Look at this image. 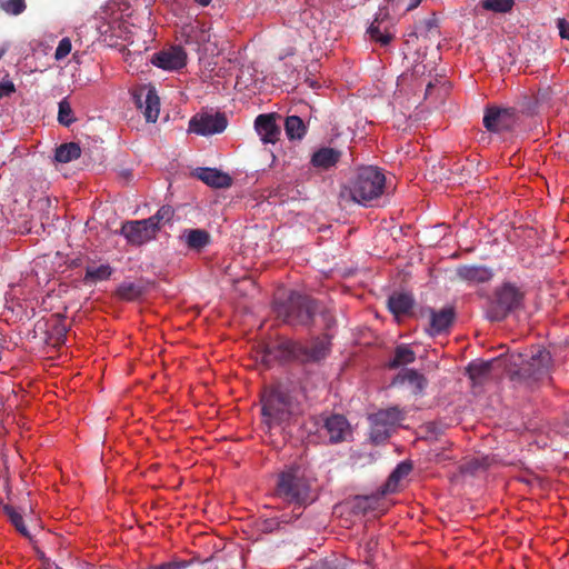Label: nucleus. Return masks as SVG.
<instances>
[{"label": "nucleus", "mask_w": 569, "mask_h": 569, "mask_svg": "<svg viewBox=\"0 0 569 569\" xmlns=\"http://www.w3.org/2000/svg\"><path fill=\"white\" fill-rule=\"evenodd\" d=\"M552 365L550 352L540 346H532L525 353H511L507 359V370L511 380L538 381L547 376Z\"/></svg>", "instance_id": "1"}, {"label": "nucleus", "mask_w": 569, "mask_h": 569, "mask_svg": "<svg viewBox=\"0 0 569 569\" xmlns=\"http://www.w3.org/2000/svg\"><path fill=\"white\" fill-rule=\"evenodd\" d=\"M319 301L308 295L291 291L284 300H274L273 310L278 319L290 327L313 325Z\"/></svg>", "instance_id": "2"}, {"label": "nucleus", "mask_w": 569, "mask_h": 569, "mask_svg": "<svg viewBox=\"0 0 569 569\" xmlns=\"http://www.w3.org/2000/svg\"><path fill=\"white\" fill-rule=\"evenodd\" d=\"M308 492L309 486L300 466L291 465L279 473L274 495L293 505L292 513L296 519L303 512Z\"/></svg>", "instance_id": "3"}, {"label": "nucleus", "mask_w": 569, "mask_h": 569, "mask_svg": "<svg viewBox=\"0 0 569 569\" xmlns=\"http://www.w3.org/2000/svg\"><path fill=\"white\" fill-rule=\"evenodd\" d=\"M331 335L323 332L312 338L308 343L287 339L279 343L278 349L284 360L296 361L301 365L319 363L330 352Z\"/></svg>", "instance_id": "4"}, {"label": "nucleus", "mask_w": 569, "mask_h": 569, "mask_svg": "<svg viewBox=\"0 0 569 569\" xmlns=\"http://www.w3.org/2000/svg\"><path fill=\"white\" fill-rule=\"evenodd\" d=\"M526 289L511 281L497 286L488 299L487 317L491 321H502L509 315L523 308Z\"/></svg>", "instance_id": "5"}, {"label": "nucleus", "mask_w": 569, "mask_h": 569, "mask_svg": "<svg viewBox=\"0 0 569 569\" xmlns=\"http://www.w3.org/2000/svg\"><path fill=\"white\" fill-rule=\"evenodd\" d=\"M296 409L291 395L281 387L272 388L262 397V417L269 428L288 420Z\"/></svg>", "instance_id": "6"}, {"label": "nucleus", "mask_w": 569, "mask_h": 569, "mask_svg": "<svg viewBox=\"0 0 569 569\" xmlns=\"http://www.w3.org/2000/svg\"><path fill=\"white\" fill-rule=\"evenodd\" d=\"M406 418V412L399 406H391L369 415V437L373 445H382L389 440Z\"/></svg>", "instance_id": "7"}, {"label": "nucleus", "mask_w": 569, "mask_h": 569, "mask_svg": "<svg viewBox=\"0 0 569 569\" xmlns=\"http://www.w3.org/2000/svg\"><path fill=\"white\" fill-rule=\"evenodd\" d=\"M385 183L386 177L378 168L363 167L359 169L352 183L351 197L355 201L367 204L382 194Z\"/></svg>", "instance_id": "8"}, {"label": "nucleus", "mask_w": 569, "mask_h": 569, "mask_svg": "<svg viewBox=\"0 0 569 569\" xmlns=\"http://www.w3.org/2000/svg\"><path fill=\"white\" fill-rule=\"evenodd\" d=\"M519 121L518 112L511 107L487 106L483 114L485 128L493 133L513 130Z\"/></svg>", "instance_id": "9"}, {"label": "nucleus", "mask_w": 569, "mask_h": 569, "mask_svg": "<svg viewBox=\"0 0 569 569\" xmlns=\"http://www.w3.org/2000/svg\"><path fill=\"white\" fill-rule=\"evenodd\" d=\"M212 28L208 23L197 22L184 31L186 44L196 46L197 50L206 54H218L220 51V41L217 34L211 32Z\"/></svg>", "instance_id": "10"}, {"label": "nucleus", "mask_w": 569, "mask_h": 569, "mask_svg": "<svg viewBox=\"0 0 569 569\" xmlns=\"http://www.w3.org/2000/svg\"><path fill=\"white\" fill-rule=\"evenodd\" d=\"M121 234L130 246H142L156 238L157 231L148 218L142 220L126 221L121 226Z\"/></svg>", "instance_id": "11"}, {"label": "nucleus", "mask_w": 569, "mask_h": 569, "mask_svg": "<svg viewBox=\"0 0 569 569\" xmlns=\"http://www.w3.org/2000/svg\"><path fill=\"white\" fill-rule=\"evenodd\" d=\"M228 121L223 113L199 114L191 118L189 130L200 136L221 133L227 128Z\"/></svg>", "instance_id": "12"}, {"label": "nucleus", "mask_w": 569, "mask_h": 569, "mask_svg": "<svg viewBox=\"0 0 569 569\" xmlns=\"http://www.w3.org/2000/svg\"><path fill=\"white\" fill-rule=\"evenodd\" d=\"M321 435L328 437L330 443L346 441L352 430L347 418L339 413H332L323 419Z\"/></svg>", "instance_id": "13"}, {"label": "nucleus", "mask_w": 569, "mask_h": 569, "mask_svg": "<svg viewBox=\"0 0 569 569\" xmlns=\"http://www.w3.org/2000/svg\"><path fill=\"white\" fill-rule=\"evenodd\" d=\"M133 99L147 122H156L160 112V100L153 87H144L134 92Z\"/></svg>", "instance_id": "14"}, {"label": "nucleus", "mask_w": 569, "mask_h": 569, "mask_svg": "<svg viewBox=\"0 0 569 569\" xmlns=\"http://www.w3.org/2000/svg\"><path fill=\"white\" fill-rule=\"evenodd\" d=\"M151 63L163 70H179L187 63V53L181 47H171L169 50L154 53Z\"/></svg>", "instance_id": "15"}, {"label": "nucleus", "mask_w": 569, "mask_h": 569, "mask_svg": "<svg viewBox=\"0 0 569 569\" xmlns=\"http://www.w3.org/2000/svg\"><path fill=\"white\" fill-rule=\"evenodd\" d=\"M430 313V328L429 332L432 336L440 335L448 331L453 325L456 319V311L453 307H446L439 311L429 309Z\"/></svg>", "instance_id": "16"}, {"label": "nucleus", "mask_w": 569, "mask_h": 569, "mask_svg": "<svg viewBox=\"0 0 569 569\" xmlns=\"http://www.w3.org/2000/svg\"><path fill=\"white\" fill-rule=\"evenodd\" d=\"M341 156L342 153L340 150L330 147H322L312 153L310 164L318 171H327L337 166Z\"/></svg>", "instance_id": "17"}, {"label": "nucleus", "mask_w": 569, "mask_h": 569, "mask_svg": "<svg viewBox=\"0 0 569 569\" xmlns=\"http://www.w3.org/2000/svg\"><path fill=\"white\" fill-rule=\"evenodd\" d=\"M254 127L262 142L274 143L280 136V128L276 123L273 114H259L256 118Z\"/></svg>", "instance_id": "18"}, {"label": "nucleus", "mask_w": 569, "mask_h": 569, "mask_svg": "<svg viewBox=\"0 0 569 569\" xmlns=\"http://www.w3.org/2000/svg\"><path fill=\"white\" fill-rule=\"evenodd\" d=\"M409 383L412 387L413 393L418 395L423 391L428 381L426 377L413 369H402L399 371L391 381L392 386Z\"/></svg>", "instance_id": "19"}, {"label": "nucleus", "mask_w": 569, "mask_h": 569, "mask_svg": "<svg viewBox=\"0 0 569 569\" xmlns=\"http://www.w3.org/2000/svg\"><path fill=\"white\" fill-rule=\"evenodd\" d=\"M196 176L202 182L213 188H228L232 183L229 174L216 168H199L196 171Z\"/></svg>", "instance_id": "20"}, {"label": "nucleus", "mask_w": 569, "mask_h": 569, "mask_svg": "<svg viewBox=\"0 0 569 569\" xmlns=\"http://www.w3.org/2000/svg\"><path fill=\"white\" fill-rule=\"evenodd\" d=\"M457 276L470 283H483L492 279L493 272L482 266H461L457 268Z\"/></svg>", "instance_id": "21"}, {"label": "nucleus", "mask_w": 569, "mask_h": 569, "mask_svg": "<svg viewBox=\"0 0 569 569\" xmlns=\"http://www.w3.org/2000/svg\"><path fill=\"white\" fill-rule=\"evenodd\" d=\"M388 308L398 319L409 316L413 308V299L408 293H393L388 299Z\"/></svg>", "instance_id": "22"}, {"label": "nucleus", "mask_w": 569, "mask_h": 569, "mask_svg": "<svg viewBox=\"0 0 569 569\" xmlns=\"http://www.w3.org/2000/svg\"><path fill=\"white\" fill-rule=\"evenodd\" d=\"M180 239L190 249H202L211 244V234L204 229H184Z\"/></svg>", "instance_id": "23"}, {"label": "nucleus", "mask_w": 569, "mask_h": 569, "mask_svg": "<svg viewBox=\"0 0 569 569\" xmlns=\"http://www.w3.org/2000/svg\"><path fill=\"white\" fill-rule=\"evenodd\" d=\"M412 471V463L409 460L400 462L390 473L386 483L381 487V495L396 492L400 480Z\"/></svg>", "instance_id": "24"}, {"label": "nucleus", "mask_w": 569, "mask_h": 569, "mask_svg": "<svg viewBox=\"0 0 569 569\" xmlns=\"http://www.w3.org/2000/svg\"><path fill=\"white\" fill-rule=\"evenodd\" d=\"M383 496L380 489L375 495L356 497L352 501V512L355 515H367L370 511L377 510Z\"/></svg>", "instance_id": "25"}, {"label": "nucleus", "mask_w": 569, "mask_h": 569, "mask_svg": "<svg viewBox=\"0 0 569 569\" xmlns=\"http://www.w3.org/2000/svg\"><path fill=\"white\" fill-rule=\"evenodd\" d=\"M416 353L408 345H399L395 348L392 357L386 363L388 369H397L415 362Z\"/></svg>", "instance_id": "26"}, {"label": "nucleus", "mask_w": 569, "mask_h": 569, "mask_svg": "<svg viewBox=\"0 0 569 569\" xmlns=\"http://www.w3.org/2000/svg\"><path fill=\"white\" fill-rule=\"evenodd\" d=\"M284 131L290 140H301L307 133V127L298 116H288L284 120Z\"/></svg>", "instance_id": "27"}, {"label": "nucleus", "mask_w": 569, "mask_h": 569, "mask_svg": "<svg viewBox=\"0 0 569 569\" xmlns=\"http://www.w3.org/2000/svg\"><path fill=\"white\" fill-rule=\"evenodd\" d=\"M81 156V148L76 142L60 144L54 152V159L58 162L67 163L78 159Z\"/></svg>", "instance_id": "28"}, {"label": "nucleus", "mask_w": 569, "mask_h": 569, "mask_svg": "<svg viewBox=\"0 0 569 569\" xmlns=\"http://www.w3.org/2000/svg\"><path fill=\"white\" fill-rule=\"evenodd\" d=\"M113 269L110 264L104 263L100 266L88 264L86 267V276L83 278L84 282H97L107 280L111 277Z\"/></svg>", "instance_id": "29"}, {"label": "nucleus", "mask_w": 569, "mask_h": 569, "mask_svg": "<svg viewBox=\"0 0 569 569\" xmlns=\"http://www.w3.org/2000/svg\"><path fill=\"white\" fill-rule=\"evenodd\" d=\"M438 32V26L437 20L435 17L427 18L423 20L418 21L415 24L413 31L408 34V37H423V38H430L435 36V33Z\"/></svg>", "instance_id": "30"}, {"label": "nucleus", "mask_w": 569, "mask_h": 569, "mask_svg": "<svg viewBox=\"0 0 569 569\" xmlns=\"http://www.w3.org/2000/svg\"><path fill=\"white\" fill-rule=\"evenodd\" d=\"M146 291V288L139 283L123 282L116 291V295L127 301H133L139 299Z\"/></svg>", "instance_id": "31"}, {"label": "nucleus", "mask_w": 569, "mask_h": 569, "mask_svg": "<svg viewBox=\"0 0 569 569\" xmlns=\"http://www.w3.org/2000/svg\"><path fill=\"white\" fill-rule=\"evenodd\" d=\"M176 214L174 209L169 204L161 206L158 211L148 218L149 223L153 224L158 232L162 226L170 223Z\"/></svg>", "instance_id": "32"}, {"label": "nucleus", "mask_w": 569, "mask_h": 569, "mask_svg": "<svg viewBox=\"0 0 569 569\" xmlns=\"http://www.w3.org/2000/svg\"><path fill=\"white\" fill-rule=\"evenodd\" d=\"M496 361H498V359H495L492 361H483L480 363L471 362L467 368L469 378L475 382L481 381L482 378H486L489 376V373L492 369L493 362H496Z\"/></svg>", "instance_id": "33"}, {"label": "nucleus", "mask_w": 569, "mask_h": 569, "mask_svg": "<svg viewBox=\"0 0 569 569\" xmlns=\"http://www.w3.org/2000/svg\"><path fill=\"white\" fill-rule=\"evenodd\" d=\"M447 230H448V227H446V226H437V227L432 228L428 232V238L430 240H436V239L440 238V241L438 243L430 242V243H428V247H439V248L450 247L452 237L447 233Z\"/></svg>", "instance_id": "34"}, {"label": "nucleus", "mask_w": 569, "mask_h": 569, "mask_svg": "<svg viewBox=\"0 0 569 569\" xmlns=\"http://www.w3.org/2000/svg\"><path fill=\"white\" fill-rule=\"evenodd\" d=\"M27 9L26 0H0V10L8 16H19Z\"/></svg>", "instance_id": "35"}, {"label": "nucleus", "mask_w": 569, "mask_h": 569, "mask_svg": "<svg viewBox=\"0 0 569 569\" xmlns=\"http://www.w3.org/2000/svg\"><path fill=\"white\" fill-rule=\"evenodd\" d=\"M58 121L64 127H70L76 121L72 108L67 98L59 102Z\"/></svg>", "instance_id": "36"}, {"label": "nucleus", "mask_w": 569, "mask_h": 569, "mask_svg": "<svg viewBox=\"0 0 569 569\" xmlns=\"http://www.w3.org/2000/svg\"><path fill=\"white\" fill-rule=\"evenodd\" d=\"M293 520H296L295 515L291 512V516L281 515L279 518H269L266 519L261 523V531L262 532H273L274 530L280 528L281 523H290Z\"/></svg>", "instance_id": "37"}, {"label": "nucleus", "mask_w": 569, "mask_h": 569, "mask_svg": "<svg viewBox=\"0 0 569 569\" xmlns=\"http://www.w3.org/2000/svg\"><path fill=\"white\" fill-rule=\"evenodd\" d=\"M515 4L513 0H485L482 8L489 11L506 13L509 12Z\"/></svg>", "instance_id": "38"}, {"label": "nucleus", "mask_w": 569, "mask_h": 569, "mask_svg": "<svg viewBox=\"0 0 569 569\" xmlns=\"http://www.w3.org/2000/svg\"><path fill=\"white\" fill-rule=\"evenodd\" d=\"M4 511L7 516L9 517L11 523L14 526V528L23 536H28L27 528L23 523L22 516L11 506H6Z\"/></svg>", "instance_id": "39"}, {"label": "nucleus", "mask_w": 569, "mask_h": 569, "mask_svg": "<svg viewBox=\"0 0 569 569\" xmlns=\"http://www.w3.org/2000/svg\"><path fill=\"white\" fill-rule=\"evenodd\" d=\"M322 323L325 332L329 333V331L336 326L335 315L327 307H322L319 302V309L317 310Z\"/></svg>", "instance_id": "40"}, {"label": "nucleus", "mask_w": 569, "mask_h": 569, "mask_svg": "<svg viewBox=\"0 0 569 569\" xmlns=\"http://www.w3.org/2000/svg\"><path fill=\"white\" fill-rule=\"evenodd\" d=\"M191 562V560L172 559L167 562L149 566L148 569H186Z\"/></svg>", "instance_id": "41"}, {"label": "nucleus", "mask_w": 569, "mask_h": 569, "mask_svg": "<svg viewBox=\"0 0 569 569\" xmlns=\"http://www.w3.org/2000/svg\"><path fill=\"white\" fill-rule=\"evenodd\" d=\"M556 92L551 87L540 88L535 97L536 103L540 107L549 106Z\"/></svg>", "instance_id": "42"}, {"label": "nucleus", "mask_w": 569, "mask_h": 569, "mask_svg": "<svg viewBox=\"0 0 569 569\" xmlns=\"http://www.w3.org/2000/svg\"><path fill=\"white\" fill-rule=\"evenodd\" d=\"M376 22L377 20L370 24V27L368 28V33L373 40L380 42L381 44H388L391 41L392 37L390 34H383L380 31L379 26L376 24Z\"/></svg>", "instance_id": "43"}, {"label": "nucleus", "mask_w": 569, "mask_h": 569, "mask_svg": "<svg viewBox=\"0 0 569 569\" xmlns=\"http://www.w3.org/2000/svg\"><path fill=\"white\" fill-rule=\"evenodd\" d=\"M71 48H72V44H71V41L69 38L61 39L56 49L54 58L57 60H61V59L66 58L70 53Z\"/></svg>", "instance_id": "44"}, {"label": "nucleus", "mask_w": 569, "mask_h": 569, "mask_svg": "<svg viewBox=\"0 0 569 569\" xmlns=\"http://www.w3.org/2000/svg\"><path fill=\"white\" fill-rule=\"evenodd\" d=\"M478 470H481L480 463H479V458L469 459L460 466V472H462V473L473 475Z\"/></svg>", "instance_id": "45"}, {"label": "nucleus", "mask_w": 569, "mask_h": 569, "mask_svg": "<svg viewBox=\"0 0 569 569\" xmlns=\"http://www.w3.org/2000/svg\"><path fill=\"white\" fill-rule=\"evenodd\" d=\"M557 27L559 29L560 37L569 40V22L566 19L560 18L557 20Z\"/></svg>", "instance_id": "46"}, {"label": "nucleus", "mask_w": 569, "mask_h": 569, "mask_svg": "<svg viewBox=\"0 0 569 569\" xmlns=\"http://www.w3.org/2000/svg\"><path fill=\"white\" fill-rule=\"evenodd\" d=\"M14 90V84L11 81L0 82V98L9 97Z\"/></svg>", "instance_id": "47"}, {"label": "nucleus", "mask_w": 569, "mask_h": 569, "mask_svg": "<svg viewBox=\"0 0 569 569\" xmlns=\"http://www.w3.org/2000/svg\"><path fill=\"white\" fill-rule=\"evenodd\" d=\"M479 463H480L481 470H486L491 463V458L489 456H483V457L479 458Z\"/></svg>", "instance_id": "48"}, {"label": "nucleus", "mask_w": 569, "mask_h": 569, "mask_svg": "<svg viewBox=\"0 0 569 569\" xmlns=\"http://www.w3.org/2000/svg\"><path fill=\"white\" fill-rule=\"evenodd\" d=\"M421 0H410L407 11H411L420 4Z\"/></svg>", "instance_id": "49"}, {"label": "nucleus", "mask_w": 569, "mask_h": 569, "mask_svg": "<svg viewBox=\"0 0 569 569\" xmlns=\"http://www.w3.org/2000/svg\"><path fill=\"white\" fill-rule=\"evenodd\" d=\"M310 569H336V568L328 563H320V565H316L315 567H312Z\"/></svg>", "instance_id": "50"}, {"label": "nucleus", "mask_w": 569, "mask_h": 569, "mask_svg": "<svg viewBox=\"0 0 569 569\" xmlns=\"http://www.w3.org/2000/svg\"><path fill=\"white\" fill-rule=\"evenodd\" d=\"M194 1H196V3H198V4H199V6H201V7H207V6H209V4H210V2H211L212 0H194Z\"/></svg>", "instance_id": "51"}, {"label": "nucleus", "mask_w": 569, "mask_h": 569, "mask_svg": "<svg viewBox=\"0 0 569 569\" xmlns=\"http://www.w3.org/2000/svg\"><path fill=\"white\" fill-rule=\"evenodd\" d=\"M433 88V84L431 82H429L427 84V88H426V97H428L429 94H431V90Z\"/></svg>", "instance_id": "52"}, {"label": "nucleus", "mask_w": 569, "mask_h": 569, "mask_svg": "<svg viewBox=\"0 0 569 569\" xmlns=\"http://www.w3.org/2000/svg\"><path fill=\"white\" fill-rule=\"evenodd\" d=\"M451 257H452V258H458V257H459V254H458L457 252H455Z\"/></svg>", "instance_id": "53"}, {"label": "nucleus", "mask_w": 569, "mask_h": 569, "mask_svg": "<svg viewBox=\"0 0 569 569\" xmlns=\"http://www.w3.org/2000/svg\"><path fill=\"white\" fill-rule=\"evenodd\" d=\"M3 53H4V51H3V50H1V51H0V59L2 58Z\"/></svg>", "instance_id": "54"}]
</instances>
